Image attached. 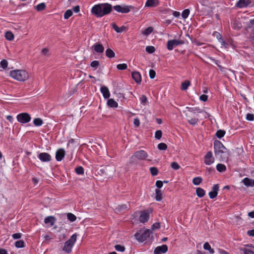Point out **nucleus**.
<instances>
[{
  "label": "nucleus",
  "mask_w": 254,
  "mask_h": 254,
  "mask_svg": "<svg viewBox=\"0 0 254 254\" xmlns=\"http://www.w3.org/2000/svg\"><path fill=\"white\" fill-rule=\"evenodd\" d=\"M112 9L111 4L108 3H98L92 7L91 12L97 17H102L110 13Z\"/></svg>",
  "instance_id": "1"
},
{
  "label": "nucleus",
  "mask_w": 254,
  "mask_h": 254,
  "mask_svg": "<svg viewBox=\"0 0 254 254\" xmlns=\"http://www.w3.org/2000/svg\"><path fill=\"white\" fill-rule=\"evenodd\" d=\"M214 153L216 157L220 161L228 159L229 155L227 149L219 141L214 142Z\"/></svg>",
  "instance_id": "2"
},
{
  "label": "nucleus",
  "mask_w": 254,
  "mask_h": 254,
  "mask_svg": "<svg viewBox=\"0 0 254 254\" xmlns=\"http://www.w3.org/2000/svg\"><path fill=\"white\" fill-rule=\"evenodd\" d=\"M9 74L12 78L20 81H25L29 77L28 73L22 69L11 70Z\"/></svg>",
  "instance_id": "3"
},
{
  "label": "nucleus",
  "mask_w": 254,
  "mask_h": 254,
  "mask_svg": "<svg viewBox=\"0 0 254 254\" xmlns=\"http://www.w3.org/2000/svg\"><path fill=\"white\" fill-rule=\"evenodd\" d=\"M151 233L149 229L140 230L135 234L134 237L138 242H143L149 237Z\"/></svg>",
  "instance_id": "4"
},
{
  "label": "nucleus",
  "mask_w": 254,
  "mask_h": 254,
  "mask_svg": "<svg viewBox=\"0 0 254 254\" xmlns=\"http://www.w3.org/2000/svg\"><path fill=\"white\" fill-rule=\"evenodd\" d=\"M77 235L76 234L72 235L69 239L65 242L63 248V251L67 253H70L71 252L72 248L76 241Z\"/></svg>",
  "instance_id": "5"
},
{
  "label": "nucleus",
  "mask_w": 254,
  "mask_h": 254,
  "mask_svg": "<svg viewBox=\"0 0 254 254\" xmlns=\"http://www.w3.org/2000/svg\"><path fill=\"white\" fill-rule=\"evenodd\" d=\"M17 121L22 123H27L31 120L30 116L26 113H23L18 114L16 117Z\"/></svg>",
  "instance_id": "6"
},
{
  "label": "nucleus",
  "mask_w": 254,
  "mask_h": 254,
  "mask_svg": "<svg viewBox=\"0 0 254 254\" xmlns=\"http://www.w3.org/2000/svg\"><path fill=\"white\" fill-rule=\"evenodd\" d=\"M90 50L93 53L100 54L103 53L104 47L99 43H95L90 47Z\"/></svg>",
  "instance_id": "7"
},
{
  "label": "nucleus",
  "mask_w": 254,
  "mask_h": 254,
  "mask_svg": "<svg viewBox=\"0 0 254 254\" xmlns=\"http://www.w3.org/2000/svg\"><path fill=\"white\" fill-rule=\"evenodd\" d=\"M215 161V158L211 151L207 152L204 157V163L206 165H210Z\"/></svg>",
  "instance_id": "8"
},
{
  "label": "nucleus",
  "mask_w": 254,
  "mask_h": 254,
  "mask_svg": "<svg viewBox=\"0 0 254 254\" xmlns=\"http://www.w3.org/2000/svg\"><path fill=\"white\" fill-rule=\"evenodd\" d=\"M130 6L126 5H117L113 7V8L117 12L123 13H126L130 11Z\"/></svg>",
  "instance_id": "9"
},
{
  "label": "nucleus",
  "mask_w": 254,
  "mask_h": 254,
  "mask_svg": "<svg viewBox=\"0 0 254 254\" xmlns=\"http://www.w3.org/2000/svg\"><path fill=\"white\" fill-rule=\"evenodd\" d=\"M184 43V42L181 40L176 39L169 40L167 42V48L169 50H172L178 45L183 44Z\"/></svg>",
  "instance_id": "10"
},
{
  "label": "nucleus",
  "mask_w": 254,
  "mask_h": 254,
  "mask_svg": "<svg viewBox=\"0 0 254 254\" xmlns=\"http://www.w3.org/2000/svg\"><path fill=\"white\" fill-rule=\"evenodd\" d=\"M148 157L147 153L144 150L136 151L131 157V159L137 158L139 160H145Z\"/></svg>",
  "instance_id": "11"
},
{
  "label": "nucleus",
  "mask_w": 254,
  "mask_h": 254,
  "mask_svg": "<svg viewBox=\"0 0 254 254\" xmlns=\"http://www.w3.org/2000/svg\"><path fill=\"white\" fill-rule=\"evenodd\" d=\"M168 246L166 245L158 246L155 249L154 251V254H165L168 251Z\"/></svg>",
  "instance_id": "12"
},
{
  "label": "nucleus",
  "mask_w": 254,
  "mask_h": 254,
  "mask_svg": "<svg viewBox=\"0 0 254 254\" xmlns=\"http://www.w3.org/2000/svg\"><path fill=\"white\" fill-rule=\"evenodd\" d=\"M149 217V214L148 212L144 211L140 212L138 220L140 222L144 223L148 221Z\"/></svg>",
  "instance_id": "13"
},
{
  "label": "nucleus",
  "mask_w": 254,
  "mask_h": 254,
  "mask_svg": "<svg viewBox=\"0 0 254 254\" xmlns=\"http://www.w3.org/2000/svg\"><path fill=\"white\" fill-rule=\"evenodd\" d=\"M39 158L42 162H48L51 159V155L46 152L41 153L39 154Z\"/></svg>",
  "instance_id": "14"
},
{
  "label": "nucleus",
  "mask_w": 254,
  "mask_h": 254,
  "mask_svg": "<svg viewBox=\"0 0 254 254\" xmlns=\"http://www.w3.org/2000/svg\"><path fill=\"white\" fill-rule=\"evenodd\" d=\"M65 156V151L64 149L61 148L58 149L56 153V158L58 161H61Z\"/></svg>",
  "instance_id": "15"
},
{
  "label": "nucleus",
  "mask_w": 254,
  "mask_h": 254,
  "mask_svg": "<svg viewBox=\"0 0 254 254\" xmlns=\"http://www.w3.org/2000/svg\"><path fill=\"white\" fill-rule=\"evenodd\" d=\"M159 4L158 0H147L145 4V7H156Z\"/></svg>",
  "instance_id": "16"
},
{
  "label": "nucleus",
  "mask_w": 254,
  "mask_h": 254,
  "mask_svg": "<svg viewBox=\"0 0 254 254\" xmlns=\"http://www.w3.org/2000/svg\"><path fill=\"white\" fill-rule=\"evenodd\" d=\"M242 182L248 187H254V179L253 180L248 178H245L242 180Z\"/></svg>",
  "instance_id": "17"
},
{
  "label": "nucleus",
  "mask_w": 254,
  "mask_h": 254,
  "mask_svg": "<svg viewBox=\"0 0 254 254\" xmlns=\"http://www.w3.org/2000/svg\"><path fill=\"white\" fill-rule=\"evenodd\" d=\"M101 92L105 98H108L110 96V93L108 88L102 86L101 87Z\"/></svg>",
  "instance_id": "18"
},
{
  "label": "nucleus",
  "mask_w": 254,
  "mask_h": 254,
  "mask_svg": "<svg viewBox=\"0 0 254 254\" xmlns=\"http://www.w3.org/2000/svg\"><path fill=\"white\" fill-rule=\"evenodd\" d=\"M55 218L53 216H48L45 219L44 222L46 224H49V226H52L55 222Z\"/></svg>",
  "instance_id": "19"
},
{
  "label": "nucleus",
  "mask_w": 254,
  "mask_h": 254,
  "mask_svg": "<svg viewBox=\"0 0 254 254\" xmlns=\"http://www.w3.org/2000/svg\"><path fill=\"white\" fill-rule=\"evenodd\" d=\"M132 77L134 81L137 83H140L141 81V75L139 72L135 71L132 72Z\"/></svg>",
  "instance_id": "20"
},
{
  "label": "nucleus",
  "mask_w": 254,
  "mask_h": 254,
  "mask_svg": "<svg viewBox=\"0 0 254 254\" xmlns=\"http://www.w3.org/2000/svg\"><path fill=\"white\" fill-rule=\"evenodd\" d=\"M112 27L114 28V29L117 32V33H122L124 31H126L127 28L125 26H123L121 27H119L117 25H116L115 23H113L112 24Z\"/></svg>",
  "instance_id": "21"
},
{
  "label": "nucleus",
  "mask_w": 254,
  "mask_h": 254,
  "mask_svg": "<svg viewBox=\"0 0 254 254\" xmlns=\"http://www.w3.org/2000/svg\"><path fill=\"white\" fill-rule=\"evenodd\" d=\"M248 4V1L247 0H239L236 3V6L243 8L247 6Z\"/></svg>",
  "instance_id": "22"
},
{
  "label": "nucleus",
  "mask_w": 254,
  "mask_h": 254,
  "mask_svg": "<svg viewBox=\"0 0 254 254\" xmlns=\"http://www.w3.org/2000/svg\"><path fill=\"white\" fill-rule=\"evenodd\" d=\"M155 199L157 201H160L162 199V191L159 189L155 190Z\"/></svg>",
  "instance_id": "23"
},
{
  "label": "nucleus",
  "mask_w": 254,
  "mask_h": 254,
  "mask_svg": "<svg viewBox=\"0 0 254 254\" xmlns=\"http://www.w3.org/2000/svg\"><path fill=\"white\" fill-rule=\"evenodd\" d=\"M196 193L198 197H202L205 195V192L201 188H197L196 190Z\"/></svg>",
  "instance_id": "24"
},
{
  "label": "nucleus",
  "mask_w": 254,
  "mask_h": 254,
  "mask_svg": "<svg viewBox=\"0 0 254 254\" xmlns=\"http://www.w3.org/2000/svg\"><path fill=\"white\" fill-rule=\"evenodd\" d=\"M203 248L206 250L209 251L210 253L211 254H213L214 253V250L211 248L210 245L208 242L204 243L203 245Z\"/></svg>",
  "instance_id": "25"
},
{
  "label": "nucleus",
  "mask_w": 254,
  "mask_h": 254,
  "mask_svg": "<svg viewBox=\"0 0 254 254\" xmlns=\"http://www.w3.org/2000/svg\"><path fill=\"white\" fill-rule=\"evenodd\" d=\"M187 116L188 118V122L190 124L194 125L197 124L198 122V119L197 118H190V115H187Z\"/></svg>",
  "instance_id": "26"
},
{
  "label": "nucleus",
  "mask_w": 254,
  "mask_h": 254,
  "mask_svg": "<svg viewBox=\"0 0 254 254\" xmlns=\"http://www.w3.org/2000/svg\"><path fill=\"white\" fill-rule=\"evenodd\" d=\"M190 85V82L189 80H186L183 82L181 84V89L183 90H186L188 89V87Z\"/></svg>",
  "instance_id": "27"
},
{
  "label": "nucleus",
  "mask_w": 254,
  "mask_h": 254,
  "mask_svg": "<svg viewBox=\"0 0 254 254\" xmlns=\"http://www.w3.org/2000/svg\"><path fill=\"white\" fill-rule=\"evenodd\" d=\"M108 105L111 107H117L118 103L113 99H110L108 101Z\"/></svg>",
  "instance_id": "28"
},
{
  "label": "nucleus",
  "mask_w": 254,
  "mask_h": 254,
  "mask_svg": "<svg viewBox=\"0 0 254 254\" xmlns=\"http://www.w3.org/2000/svg\"><path fill=\"white\" fill-rule=\"evenodd\" d=\"M216 169L219 172H222L226 170V166L222 164H218L216 166Z\"/></svg>",
  "instance_id": "29"
},
{
  "label": "nucleus",
  "mask_w": 254,
  "mask_h": 254,
  "mask_svg": "<svg viewBox=\"0 0 254 254\" xmlns=\"http://www.w3.org/2000/svg\"><path fill=\"white\" fill-rule=\"evenodd\" d=\"M46 8V4L45 3L42 2L38 4L36 6V9L37 11H42L44 10Z\"/></svg>",
  "instance_id": "30"
},
{
  "label": "nucleus",
  "mask_w": 254,
  "mask_h": 254,
  "mask_svg": "<svg viewBox=\"0 0 254 254\" xmlns=\"http://www.w3.org/2000/svg\"><path fill=\"white\" fill-rule=\"evenodd\" d=\"M5 37L8 40L11 41L14 39V35L10 31H7L5 33Z\"/></svg>",
  "instance_id": "31"
},
{
  "label": "nucleus",
  "mask_w": 254,
  "mask_h": 254,
  "mask_svg": "<svg viewBox=\"0 0 254 254\" xmlns=\"http://www.w3.org/2000/svg\"><path fill=\"white\" fill-rule=\"evenodd\" d=\"M106 55L108 58H111L115 56V53L111 49H107L106 51Z\"/></svg>",
  "instance_id": "32"
},
{
  "label": "nucleus",
  "mask_w": 254,
  "mask_h": 254,
  "mask_svg": "<svg viewBox=\"0 0 254 254\" xmlns=\"http://www.w3.org/2000/svg\"><path fill=\"white\" fill-rule=\"evenodd\" d=\"M73 14L72 11L70 9L67 10L64 14V18L67 19Z\"/></svg>",
  "instance_id": "33"
},
{
  "label": "nucleus",
  "mask_w": 254,
  "mask_h": 254,
  "mask_svg": "<svg viewBox=\"0 0 254 254\" xmlns=\"http://www.w3.org/2000/svg\"><path fill=\"white\" fill-rule=\"evenodd\" d=\"M41 53L43 56H49L51 55L50 50L47 48L42 49Z\"/></svg>",
  "instance_id": "34"
},
{
  "label": "nucleus",
  "mask_w": 254,
  "mask_h": 254,
  "mask_svg": "<svg viewBox=\"0 0 254 254\" xmlns=\"http://www.w3.org/2000/svg\"><path fill=\"white\" fill-rule=\"evenodd\" d=\"M202 179L200 177H196L193 178L192 183L194 185H198L202 182Z\"/></svg>",
  "instance_id": "35"
},
{
  "label": "nucleus",
  "mask_w": 254,
  "mask_h": 254,
  "mask_svg": "<svg viewBox=\"0 0 254 254\" xmlns=\"http://www.w3.org/2000/svg\"><path fill=\"white\" fill-rule=\"evenodd\" d=\"M152 31L153 28L152 27H148L143 31L142 32V34L145 36H148L152 32Z\"/></svg>",
  "instance_id": "36"
},
{
  "label": "nucleus",
  "mask_w": 254,
  "mask_h": 254,
  "mask_svg": "<svg viewBox=\"0 0 254 254\" xmlns=\"http://www.w3.org/2000/svg\"><path fill=\"white\" fill-rule=\"evenodd\" d=\"M158 148L160 150H165L167 148V145L165 143H160L158 145Z\"/></svg>",
  "instance_id": "37"
},
{
  "label": "nucleus",
  "mask_w": 254,
  "mask_h": 254,
  "mask_svg": "<svg viewBox=\"0 0 254 254\" xmlns=\"http://www.w3.org/2000/svg\"><path fill=\"white\" fill-rule=\"evenodd\" d=\"M15 246L16 247L20 248L24 247V242L22 240H19L15 242Z\"/></svg>",
  "instance_id": "38"
},
{
  "label": "nucleus",
  "mask_w": 254,
  "mask_h": 254,
  "mask_svg": "<svg viewBox=\"0 0 254 254\" xmlns=\"http://www.w3.org/2000/svg\"><path fill=\"white\" fill-rule=\"evenodd\" d=\"M34 124L36 126H40L43 124V121L40 118H36L34 120Z\"/></svg>",
  "instance_id": "39"
},
{
  "label": "nucleus",
  "mask_w": 254,
  "mask_h": 254,
  "mask_svg": "<svg viewBox=\"0 0 254 254\" xmlns=\"http://www.w3.org/2000/svg\"><path fill=\"white\" fill-rule=\"evenodd\" d=\"M225 134V131L224 130L220 129L216 132V135L217 136V137L221 138V137L224 136Z\"/></svg>",
  "instance_id": "40"
},
{
  "label": "nucleus",
  "mask_w": 254,
  "mask_h": 254,
  "mask_svg": "<svg viewBox=\"0 0 254 254\" xmlns=\"http://www.w3.org/2000/svg\"><path fill=\"white\" fill-rule=\"evenodd\" d=\"M67 217L68 219L71 222L74 221L76 219V216L73 214L71 213H67Z\"/></svg>",
  "instance_id": "41"
},
{
  "label": "nucleus",
  "mask_w": 254,
  "mask_h": 254,
  "mask_svg": "<svg viewBox=\"0 0 254 254\" xmlns=\"http://www.w3.org/2000/svg\"><path fill=\"white\" fill-rule=\"evenodd\" d=\"M190 14V10L188 9H185L182 13V16L183 18H187Z\"/></svg>",
  "instance_id": "42"
},
{
  "label": "nucleus",
  "mask_w": 254,
  "mask_h": 254,
  "mask_svg": "<svg viewBox=\"0 0 254 254\" xmlns=\"http://www.w3.org/2000/svg\"><path fill=\"white\" fill-rule=\"evenodd\" d=\"M76 173L78 175H83L84 174V169L81 167H78L75 169Z\"/></svg>",
  "instance_id": "43"
},
{
  "label": "nucleus",
  "mask_w": 254,
  "mask_h": 254,
  "mask_svg": "<svg viewBox=\"0 0 254 254\" xmlns=\"http://www.w3.org/2000/svg\"><path fill=\"white\" fill-rule=\"evenodd\" d=\"M150 172H151V174H152V175L153 176H156L158 174V169L156 167H151L150 168Z\"/></svg>",
  "instance_id": "44"
},
{
  "label": "nucleus",
  "mask_w": 254,
  "mask_h": 254,
  "mask_svg": "<svg viewBox=\"0 0 254 254\" xmlns=\"http://www.w3.org/2000/svg\"><path fill=\"white\" fill-rule=\"evenodd\" d=\"M171 167L172 169L177 170L180 169V165L176 162H173L171 164Z\"/></svg>",
  "instance_id": "45"
},
{
  "label": "nucleus",
  "mask_w": 254,
  "mask_h": 254,
  "mask_svg": "<svg viewBox=\"0 0 254 254\" xmlns=\"http://www.w3.org/2000/svg\"><path fill=\"white\" fill-rule=\"evenodd\" d=\"M115 248L117 251L122 252H124L125 250V248L120 245H116Z\"/></svg>",
  "instance_id": "46"
},
{
  "label": "nucleus",
  "mask_w": 254,
  "mask_h": 254,
  "mask_svg": "<svg viewBox=\"0 0 254 254\" xmlns=\"http://www.w3.org/2000/svg\"><path fill=\"white\" fill-rule=\"evenodd\" d=\"M162 133L161 130H158L155 132V137L157 139H160L162 137Z\"/></svg>",
  "instance_id": "47"
},
{
  "label": "nucleus",
  "mask_w": 254,
  "mask_h": 254,
  "mask_svg": "<svg viewBox=\"0 0 254 254\" xmlns=\"http://www.w3.org/2000/svg\"><path fill=\"white\" fill-rule=\"evenodd\" d=\"M146 51L148 53H153L155 51V48L153 46H147L146 47Z\"/></svg>",
  "instance_id": "48"
},
{
  "label": "nucleus",
  "mask_w": 254,
  "mask_h": 254,
  "mask_svg": "<svg viewBox=\"0 0 254 254\" xmlns=\"http://www.w3.org/2000/svg\"><path fill=\"white\" fill-rule=\"evenodd\" d=\"M140 99L141 103L143 105H145L147 101V99L145 95H143L141 96Z\"/></svg>",
  "instance_id": "49"
},
{
  "label": "nucleus",
  "mask_w": 254,
  "mask_h": 254,
  "mask_svg": "<svg viewBox=\"0 0 254 254\" xmlns=\"http://www.w3.org/2000/svg\"><path fill=\"white\" fill-rule=\"evenodd\" d=\"M241 251H243L244 254H254V252L248 249H242Z\"/></svg>",
  "instance_id": "50"
},
{
  "label": "nucleus",
  "mask_w": 254,
  "mask_h": 254,
  "mask_svg": "<svg viewBox=\"0 0 254 254\" xmlns=\"http://www.w3.org/2000/svg\"><path fill=\"white\" fill-rule=\"evenodd\" d=\"M128 208V206L127 204H122L118 206L117 208V209L118 211H121L123 210L127 209Z\"/></svg>",
  "instance_id": "51"
},
{
  "label": "nucleus",
  "mask_w": 254,
  "mask_h": 254,
  "mask_svg": "<svg viewBox=\"0 0 254 254\" xmlns=\"http://www.w3.org/2000/svg\"><path fill=\"white\" fill-rule=\"evenodd\" d=\"M219 36H220V38L219 39V42H220V43L221 44L222 46L224 47L225 48H227V44L222 39L221 35H219Z\"/></svg>",
  "instance_id": "52"
},
{
  "label": "nucleus",
  "mask_w": 254,
  "mask_h": 254,
  "mask_svg": "<svg viewBox=\"0 0 254 254\" xmlns=\"http://www.w3.org/2000/svg\"><path fill=\"white\" fill-rule=\"evenodd\" d=\"M160 227V224L159 222H156V223H154L152 226V228H151V229L152 230H154L155 229H159V228Z\"/></svg>",
  "instance_id": "53"
},
{
  "label": "nucleus",
  "mask_w": 254,
  "mask_h": 254,
  "mask_svg": "<svg viewBox=\"0 0 254 254\" xmlns=\"http://www.w3.org/2000/svg\"><path fill=\"white\" fill-rule=\"evenodd\" d=\"M246 119L250 121H253L254 120V116L252 114H248L246 116Z\"/></svg>",
  "instance_id": "54"
},
{
  "label": "nucleus",
  "mask_w": 254,
  "mask_h": 254,
  "mask_svg": "<svg viewBox=\"0 0 254 254\" xmlns=\"http://www.w3.org/2000/svg\"><path fill=\"white\" fill-rule=\"evenodd\" d=\"M217 192L211 191L209 192V197L211 198H214L216 197L217 196Z\"/></svg>",
  "instance_id": "55"
},
{
  "label": "nucleus",
  "mask_w": 254,
  "mask_h": 254,
  "mask_svg": "<svg viewBox=\"0 0 254 254\" xmlns=\"http://www.w3.org/2000/svg\"><path fill=\"white\" fill-rule=\"evenodd\" d=\"M155 71L153 69H150L149 70V76L151 79H153L155 76Z\"/></svg>",
  "instance_id": "56"
},
{
  "label": "nucleus",
  "mask_w": 254,
  "mask_h": 254,
  "mask_svg": "<svg viewBox=\"0 0 254 254\" xmlns=\"http://www.w3.org/2000/svg\"><path fill=\"white\" fill-rule=\"evenodd\" d=\"M117 68L120 70H123L126 69L127 68V64H118Z\"/></svg>",
  "instance_id": "57"
},
{
  "label": "nucleus",
  "mask_w": 254,
  "mask_h": 254,
  "mask_svg": "<svg viewBox=\"0 0 254 254\" xmlns=\"http://www.w3.org/2000/svg\"><path fill=\"white\" fill-rule=\"evenodd\" d=\"M21 237L20 233H15L12 235V238L14 239H20Z\"/></svg>",
  "instance_id": "58"
},
{
  "label": "nucleus",
  "mask_w": 254,
  "mask_h": 254,
  "mask_svg": "<svg viewBox=\"0 0 254 254\" xmlns=\"http://www.w3.org/2000/svg\"><path fill=\"white\" fill-rule=\"evenodd\" d=\"M208 96L206 95H202L200 96V99L204 102H205L207 100Z\"/></svg>",
  "instance_id": "59"
},
{
  "label": "nucleus",
  "mask_w": 254,
  "mask_h": 254,
  "mask_svg": "<svg viewBox=\"0 0 254 254\" xmlns=\"http://www.w3.org/2000/svg\"><path fill=\"white\" fill-rule=\"evenodd\" d=\"M133 124L136 127H138L139 126V125H140L139 120L138 118L134 119V121H133Z\"/></svg>",
  "instance_id": "60"
},
{
  "label": "nucleus",
  "mask_w": 254,
  "mask_h": 254,
  "mask_svg": "<svg viewBox=\"0 0 254 254\" xmlns=\"http://www.w3.org/2000/svg\"><path fill=\"white\" fill-rule=\"evenodd\" d=\"M156 186L158 188H161L163 186V183L161 181H157L156 182Z\"/></svg>",
  "instance_id": "61"
},
{
  "label": "nucleus",
  "mask_w": 254,
  "mask_h": 254,
  "mask_svg": "<svg viewBox=\"0 0 254 254\" xmlns=\"http://www.w3.org/2000/svg\"><path fill=\"white\" fill-rule=\"evenodd\" d=\"M7 69V64H0V71L6 70Z\"/></svg>",
  "instance_id": "62"
},
{
  "label": "nucleus",
  "mask_w": 254,
  "mask_h": 254,
  "mask_svg": "<svg viewBox=\"0 0 254 254\" xmlns=\"http://www.w3.org/2000/svg\"><path fill=\"white\" fill-rule=\"evenodd\" d=\"M73 10L76 13L78 12L79 11V10H80L79 6L78 5H76V6H74L73 7Z\"/></svg>",
  "instance_id": "63"
},
{
  "label": "nucleus",
  "mask_w": 254,
  "mask_h": 254,
  "mask_svg": "<svg viewBox=\"0 0 254 254\" xmlns=\"http://www.w3.org/2000/svg\"><path fill=\"white\" fill-rule=\"evenodd\" d=\"M219 189V187L218 185H215L213 186L212 188V191L215 192H217Z\"/></svg>",
  "instance_id": "64"
}]
</instances>
